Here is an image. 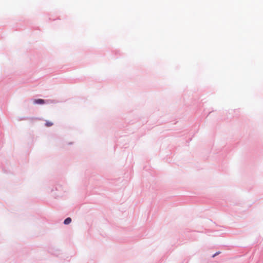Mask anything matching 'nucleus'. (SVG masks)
<instances>
[{
  "instance_id": "obj_1",
  "label": "nucleus",
  "mask_w": 263,
  "mask_h": 263,
  "mask_svg": "<svg viewBox=\"0 0 263 263\" xmlns=\"http://www.w3.org/2000/svg\"><path fill=\"white\" fill-rule=\"evenodd\" d=\"M34 104H43L45 103V101L42 99H35L33 101Z\"/></svg>"
},
{
  "instance_id": "obj_2",
  "label": "nucleus",
  "mask_w": 263,
  "mask_h": 263,
  "mask_svg": "<svg viewBox=\"0 0 263 263\" xmlns=\"http://www.w3.org/2000/svg\"><path fill=\"white\" fill-rule=\"evenodd\" d=\"M71 222V219L69 217L67 218L64 221L65 224H68Z\"/></svg>"
},
{
  "instance_id": "obj_3",
  "label": "nucleus",
  "mask_w": 263,
  "mask_h": 263,
  "mask_svg": "<svg viewBox=\"0 0 263 263\" xmlns=\"http://www.w3.org/2000/svg\"><path fill=\"white\" fill-rule=\"evenodd\" d=\"M53 124V123L51 121H46L45 125L47 127H50V126H52Z\"/></svg>"
},
{
  "instance_id": "obj_4",
  "label": "nucleus",
  "mask_w": 263,
  "mask_h": 263,
  "mask_svg": "<svg viewBox=\"0 0 263 263\" xmlns=\"http://www.w3.org/2000/svg\"><path fill=\"white\" fill-rule=\"evenodd\" d=\"M220 253V252H216L215 254H214L212 256V257H215L216 255H217L219 254Z\"/></svg>"
}]
</instances>
